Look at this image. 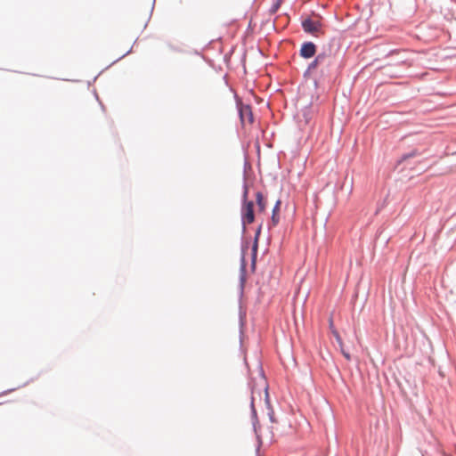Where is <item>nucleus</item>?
Wrapping results in <instances>:
<instances>
[{
  "label": "nucleus",
  "instance_id": "1",
  "mask_svg": "<svg viewBox=\"0 0 456 456\" xmlns=\"http://www.w3.org/2000/svg\"><path fill=\"white\" fill-rule=\"evenodd\" d=\"M261 401L263 398L265 401L266 403H268V392H267V384L265 379L263 377H260L259 383H258V388L252 387L251 388V410L252 414L254 417H256V409H255V403L256 401V398Z\"/></svg>",
  "mask_w": 456,
  "mask_h": 456
},
{
  "label": "nucleus",
  "instance_id": "2",
  "mask_svg": "<svg viewBox=\"0 0 456 456\" xmlns=\"http://www.w3.org/2000/svg\"><path fill=\"white\" fill-rule=\"evenodd\" d=\"M240 216H241V223L243 226L251 224L255 221V213H254V202L253 201H247L242 202L241 209H240Z\"/></svg>",
  "mask_w": 456,
  "mask_h": 456
},
{
  "label": "nucleus",
  "instance_id": "3",
  "mask_svg": "<svg viewBox=\"0 0 456 456\" xmlns=\"http://www.w3.org/2000/svg\"><path fill=\"white\" fill-rule=\"evenodd\" d=\"M302 27L305 32L317 35L321 32L322 22L319 17L309 18L303 20Z\"/></svg>",
  "mask_w": 456,
  "mask_h": 456
},
{
  "label": "nucleus",
  "instance_id": "4",
  "mask_svg": "<svg viewBox=\"0 0 456 456\" xmlns=\"http://www.w3.org/2000/svg\"><path fill=\"white\" fill-rule=\"evenodd\" d=\"M239 110L242 125H251L254 121L251 107L248 105H241Z\"/></svg>",
  "mask_w": 456,
  "mask_h": 456
},
{
  "label": "nucleus",
  "instance_id": "5",
  "mask_svg": "<svg viewBox=\"0 0 456 456\" xmlns=\"http://www.w3.org/2000/svg\"><path fill=\"white\" fill-rule=\"evenodd\" d=\"M316 47L314 43H305L300 50V54L304 58H311L315 54Z\"/></svg>",
  "mask_w": 456,
  "mask_h": 456
},
{
  "label": "nucleus",
  "instance_id": "6",
  "mask_svg": "<svg viewBox=\"0 0 456 456\" xmlns=\"http://www.w3.org/2000/svg\"><path fill=\"white\" fill-rule=\"evenodd\" d=\"M330 328H331L332 334L334 335L338 344L339 345L340 351H341L342 354L344 355V357L347 361H350L351 360V356H350L349 353H347L344 349V344H343V341H342V338H341L339 333L335 329H333V322H332V320L330 321Z\"/></svg>",
  "mask_w": 456,
  "mask_h": 456
},
{
  "label": "nucleus",
  "instance_id": "7",
  "mask_svg": "<svg viewBox=\"0 0 456 456\" xmlns=\"http://www.w3.org/2000/svg\"><path fill=\"white\" fill-rule=\"evenodd\" d=\"M256 202L259 213L265 212L267 207V200L261 191L256 193Z\"/></svg>",
  "mask_w": 456,
  "mask_h": 456
},
{
  "label": "nucleus",
  "instance_id": "8",
  "mask_svg": "<svg viewBox=\"0 0 456 456\" xmlns=\"http://www.w3.org/2000/svg\"><path fill=\"white\" fill-rule=\"evenodd\" d=\"M327 58L328 56L324 53L318 54L315 60L309 65V69H315L318 65L323 64Z\"/></svg>",
  "mask_w": 456,
  "mask_h": 456
},
{
  "label": "nucleus",
  "instance_id": "9",
  "mask_svg": "<svg viewBox=\"0 0 456 456\" xmlns=\"http://www.w3.org/2000/svg\"><path fill=\"white\" fill-rule=\"evenodd\" d=\"M280 205H281V201L278 200L273 209V216H272V222H273V225H276L279 222V216H278V214H279V211H280Z\"/></svg>",
  "mask_w": 456,
  "mask_h": 456
},
{
  "label": "nucleus",
  "instance_id": "10",
  "mask_svg": "<svg viewBox=\"0 0 456 456\" xmlns=\"http://www.w3.org/2000/svg\"><path fill=\"white\" fill-rule=\"evenodd\" d=\"M248 184L245 183L243 187L242 202L250 201L248 200Z\"/></svg>",
  "mask_w": 456,
  "mask_h": 456
},
{
  "label": "nucleus",
  "instance_id": "11",
  "mask_svg": "<svg viewBox=\"0 0 456 456\" xmlns=\"http://www.w3.org/2000/svg\"><path fill=\"white\" fill-rule=\"evenodd\" d=\"M283 0H277L276 3L272 6L271 12L274 13L277 12V10L280 8L281 3Z\"/></svg>",
  "mask_w": 456,
  "mask_h": 456
},
{
  "label": "nucleus",
  "instance_id": "12",
  "mask_svg": "<svg viewBox=\"0 0 456 456\" xmlns=\"http://www.w3.org/2000/svg\"><path fill=\"white\" fill-rule=\"evenodd\" d=\"M259 232H260V229L258 230V232L256 233V241H257V235L259 234ZM256 248H257V243L255 242V245H254V248H253L254 251H256Z\"/></svg>",
  "mask_w": 456,
  "mask_h": 456
},
{
  "label": "nucleus",
  "instance_id": "13",
  "mask_svg": "<svg viewBox=\"0 0 456 456\" xmlns=\"http://www.w3.org/2000/svg\"><path fill=\"white\" fill-rule=\"evenodd\" d=\"M416 155V151L412 152L411 155H409V157H413ZM408 158V156H405L403 159H406Z\"/></svg>",
  "mask_w": 456,
  "mask_h": 456
}]
</instances>
